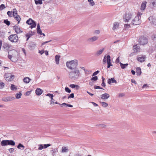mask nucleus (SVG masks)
<instances>
[{"mask_svg": "<svg viewBox=\"0 0 156 156\" xmlns=\"http://www.w3.org/2000/svg\"><path fill=\"white\" fill-rule=\"evenodd\" d=\"M80 75V73L79 70L76 69L69 73V77L71 79H78Z\"/></svg>", "mask_w": 156, "mask_h": 156, "instance_id": "nucleus-1", "label": "nucleus"}, {"mask_svg": "<svg viewBox=\"0 0 156 156\" xmlns=\"http://www.w3.org/2000/svg\"><path fill=\"white\" fill-rule=\"evenodd\" d=\"M67 67L71 70L76 69L78 65V61L77 60H74L69 62H67L66 63Z\"/></svg>", "mask_w": 156, "mask_h": 156, "instance_id": "nucleus-2", "label": "nucleus"}, {"mask_svg": "<svg viewBox=\"0 0 156 156\" xmlns=\"http://www.w3.org/2000/svg\"><path fill=\"white\" fill-rule=\"evenodd\" d=\"M141 13H139L138 14L137 16H136L135 18L131 21L132 24L133 25H137L140 24L141 23V21L140 20Z\"/></svg>", "mask_w": 156, "mask_h": 156, "instance_id": "nucleus-3", "label": "nucleus"}, {"mask_svg": "<svg viewBox=\"0 0 156 156\" xmlns=\"http://www.w3.org/2000/svg\"><path fill=\"white\" fill-rule=\"evenodd\" d=\"M8 39L12 42H17L18 40V37L16 34H13L8 37Z\"/></svg>", "mask_w": 156, "mask_h": 156, "instance_id": "nucleus-4", "label": "nucleus"}, {"mask_svg": "<svg viewBox=\"0 0 156 156\" xmlns=\"http://www.w3.org/2000/svg\"><path fill=\"white\" fill-rule=\"evenodd\" d=\"M4 78L7 81H11L14 78V76L10 73H5L4 75Z\"/></svg>", "mask_w": 156, "mask_h": 156, "instance_id": "nucleus-5", "label": "nucleus"}, {"mask_svg": "<svg viewBox=\"0 0 156 156\" xmlns=\"http://www.w3.org/2000/svg\"><path fill=\"white\" fill-rule=\"evenodd\" d=\"M133 16L131 14H126L124 17L123 20L124 22H130L131 19L132 18Z\"/></svg>", "mask_w": 156, "mask_h": 156, "instance_id": "nucleus-6", "label": "nucleus"}, {"mask_svg": "<svg viewBox=\"0 0 156 156\" xmlns=\"http://www.w3.org/2000/svg\"><path fill=\"white\" fill-rule=\"evenodd\" d=\"M26 23L29 25H31L30 27L31 29L35 27L36 26V23L31 18H30L27 20Z\"/></svg>", "mask_w": 156, "mask_h": 156, "instance_id": "nucleus-7", "label": "nucleus"}, {"mask_svg": "<svg viewBox=\"0 0 156 156\" xmlns=\"http://www.w3.org/2000/svg\"><path fill=\"white\" fill-rule=\"evenodd\" d=\"M139 42L141 45H144L147 44L148 41L147 37L143 36L140 38Z\"/></svg>", "mask_w": 156, "mask_h": 156, "instance_id": "nucleus-8", "label": "nucleus"}, {"mask_svg": "<svg viewBox=\"0 0 156 156\" xmlns=\"http://www.w3.org/2000/svg\"><path fill=\"white\" fill-rule=\"evenodd\" d=\"M98 37L97 36H94L88 38L87 41L89 42L92 43L98 40Z\"/></svg>", "mask_w": 156, "mask_h": 156, "instance_id": "nucleus-9", "label": "nucleus"}, {"mask_svg": "<svg viewBox=\"0 0 156 156\" xmlns=\"http://www.w3.org/2000/svg\"><path fill=\"white\" fill-rule=\"evenodd\" d=\"M15 98L14 97L8 96L7 97H3L2 98V100L4 101L8 102L13 100Z\"/></svg>", "mask_w": 156, "mask_h": 156, "instance_id": "nucleus-10", "label": "nucleus"}, {"mask_svg": "<svg viewBox=\"0 0 156 156\" xmlns=\"http://www.w3.org/2000/svg\"><path fill=\"white\" fill-rule=\"evenodd\" d=\"M12 55H8V58L9 59H11L12 58H14L15 57H17L18 56V52L15 50H13L12 51Z\"/></svg>", "mask_w": 156, "mask_h": 156, "instance_id": "nucleus-11", "label": "nucleus"}, {"mask_svg": "<svg viewBox=\"0 0 156 156\" xmlns=\"http://www.w3.org/2000/svg\"><path fill=\"white\" fill-rule=\"evenodd\" d=\"M13 28L14 30L17 34H20L23 32L20 28L18 26H14Z\"/></svg>", "mask_w": 156, "mask_h": 156, "instance_id": "nucleus-12", "label": "nucleus"}, {"mask_svg": "<svg viewBox=\"0 0 156 156\" xmlns=\"http://www.w3.org/2000/svg\"><path fill=\"white\" fill-rule=\"evenodd\" d=\"M109 61H111L110 56L109 55H107L104 56L103 62L105 64Z\"/></svg>", "mask_w": 156, "mask_h": 156, "instance_id": "nucleus-13", "label": "nucleus"}, {"mask_svg": "<svg viewBox=\"0 0 156 156\" xmlns=\"http://www.w3.org/2000/svg\"><path fill=\"white\" fill-rule=\"evenodd\" d=\"M149 20L152 24L156 25V19L153 16H151L149 18Z\"/></svg>", "mask_w": 156, "mask_h": 156, "instance_id": "nucleus-14", "label": "nucleus"}, {"mask_svg": "<svg viewBox=\"0 0 156 156\" xmlns=\"http://www.w3.org/2000/svg\"><path fill=\"white\" fill-rule=\"evenodd\" d=\"M35 33V32L34 31H30L29 33L27 34L26 35V37H27V41H28L29 39L32 35H34Z\"/></svg>", "mask_w": 156, "mask_h": 156, "instance_id": "nucleus-15", "label": "nucleus"}, {"mask_svg": "<svg viewBox=\"0 0 156 156\" xmlns=\"http://www.w3.org/2000/svg\"><path fill=\"white\" fill-rule=\"evenodd\" d=\"M129 23V22H124V27L125 30H127L131 27V26L133 25V24H132L131 23Z\"/></svg>", "mask_w": 156, "mask_h": 156, "instance_id": "nucleus-16", "label": "nucleus"}, {"mask_svg": "<svg viewBox=\"0 0 156 156\" xmlns=\"http://www.w3.org/2000/svg\"><path fill=\"white\" fill-rule=\"evenodd\" d=\"M45 95L46 96H48L51 98V103H50L51 104H52L53 103V104L54 103V101L55 100H54V99L53 98L54 96L53 94H51L50 93H48V94H46Z\"/></svg>", "mask_w": 156, "mask_h": 156, "instance_id": "nucleus-17", "label": "nucleus"}, {"mask_svg": "<svg viewBox=\"0 0 156 156\" xmlns=\"http://www.w3.org/2000/svg\"><path fill=\"white\" fill-rule=\"evenodd\" d=\"M105 49V48H103L97 51L95 53V55L97 56L100 55L103 53Z\"/></svg>", "mask_w": 156, "mask_h": 156, "instance_id": "nucleus-18", "label": "nucleus"}, {"mask_svg": "<svg viewBox=\"0 0 156 156\" xmlns=\"http://www.w3.org/2000/svg\"><path fill=\"white\" fill-rule=\"evenodd\" d=\"M110 97L109 95L106 93L102 94L101 95V98L102 99H106Z\"/></svg>", "mask_w": 156, "mask_h": 156, "instance_id": "nucleus-19", "label": "nucleus"}, {"mask_svg": "<svg viewBox=\"0 0 156 156\" xmlns=\"http://www.w3.org/2000/svg\"><path fill=\"white\" fill-rule=\"evenodd\" d=\"M43 92L42 90L39 88H37L35 90L36 94L37 95H41L42 94Z\"/></svg>", "mask_w": 156, "mask_h": 156, "instance_id": "nucleus-20", "label": "nucleus"}, {"mask_svg": "<svg viewBox=\"0 0 156 156\" xmlns=\"http://www.w3.org/2000/svg\"><path fill=\"white\" fill-rule=\"evenodd\" d=\"M146 58L145 55L141 56L137 58V60L140 62H142L144 61Z\"/></svg>", "mask_w": 156, "mask_h": 156, "instance_id": "nucleus-21", "label": "nucleus"}, {"mask_svg": "<svg viewBox=\"0 0 156 156\" xmlns=\"http://www.w3.org/2000/svg\"><path fill=\"white\" fill-rule=\"evenodd\" d=\"M108 83L110 84L112 83H116L117 81L114 78H112L111 79H109L108 80Z\"/></svg>", "mask_w": 156, "mask_h": 156, "instance_id": "nucleus-22", "label": "nucleus"}, {"mask_svg": "<svg viewBox=\"0 0 156 156\" xmlns=\"http://www.w3.org/2000/svg\"><path fill=\"white\" fill-rule=\"evenodd\" d=\"M69 149L67 147H62V148L61 152L62 153H67L68 152Z\"/></svg>", "mask_w": 156, "mask_h": 156, "instance_id": "nucleus-23", "label": "nucleus"}, {"mask_svg": "<svg viewBox=\"0 0 156 156\" xmlns=\"http://www.w3.org/2000/svg\"><path fill=\"white\" fill-rule=\"evenodd\" d=\"M146 4L147 2L146 1H144V2H142L140 8V9L141 10L143 11L145 9Z\"/></svg>", "mask_w": 156, "mask_h": 156, "instance_id": "nucleus-24", "label": "nucleus"}, {"mask_svg": "<svg viewBox=\"0 0 156 156\" xmlns=\"http://www.w3.org/2000/svg\"><path fill=\"white\" fill-rule=\"evenodd\" d=\"M31 80L28 77H26L23 79V81L26 83H29Z\"/></svg>", "mask_w": 156, "mask_h": 156, "instance_id": "nucleus-25", "label": "nucleus"}, {"mask_svg": "<svg viewBox=\"0 0 156 156\" xmlns=\"http://www.w3.org/2000/svg\"><path fill=\"white\" fill-rule=\"evenodd\" d=\"M60 56L58 55H56L55 57V61L57 64H59V58Z\"/></svg>", "mask_w": 156, "mask_h": 156, "instance_id": "nucleus-26", "label": "nucleus"}, {"mask_svg": "<svg viewBox=\"0 0 156 156\" xmlns=\"http://www.w3.org/2000/svg\"><path fill=\"white\" fill-rule=\"evenodd\" d=\"M8 140H3L1 143V144L2 146H4L8 145Z\"/></svg>", "mask_w": 156, "mask_h": 156, "instance_id": "nucleus-27", "label": "nucleus"}, {"mask_svg": "<svg viewBox=\"0 0 156 156\" xmlns=\"http://www.w3.org/2000/svg\"><path fill=\"white\" fill-rule=\"evenodd\" d=\"M97 126L101 128H105L106 127V125L104 124H97Z\"/></svg>", "mask_w": 156, "mask_h": 156, "instance_id": "nucleus-28", "label": "nucleus"}, {"mask_svg": "<svg viewBox=\"0 0 156 156\" xmlns=\"http://www.w3.org/2000/svg\"><path fill=\"white\" fill-rule=\"evenodd\" d=\"M11 90L12 91H15L17 89V87L13 84H11L10 87Z\"/></svg>", "mask_w": 156, "mask_h": 156, "instance_id": "nucleus-29", "label": "nucleus"}, {"mask_svg": "<svg viewBox=\"0 0 156 156\" xmlns=\"http://www.w3.org/2000/svg\"><path fill=\"white\" fill-rule=\"evenodd\" d=\"M133 47L134 51L135 52H137L140 51V48L137 45L134 46Z\"/></svg>", "mask_w": 156, "mask_h": 156, "instance_id": "nucleus-30", "label": "nucleus"}, {"mask_svg": "<svg viewBox=\"0 0 156 156\" xmlns=\"http://www.w3.org/2000/svg\"><path fill=\"white\" fill-rule=\"evenodd\" d=\"M136 69L137 75L138 76L140 75L141 73V71L140 68L137 67Z\"/></svg>", "mask_w": 156, "mask_h": 156, "instance_id": "nucleus-31", "label": "nucleus"}, {"mask_svg": "<svg viewBox=\"0 0 156 156\" xmlns=\"http://www.w3.org/2000/svg\"><path fill=\"white\" fill-rule=\"evenodd\" d=\"M15 19H16L17 21H18V23H19L20 20V17L19 16H18V15H14V16H13Z\"/></svg>", "mask_w": 156, "mask_h": 156, "instance_id": "nucleus-32", "label": "nucleus"}, {"mask_svg": "<svg viewBox=\"0 0 156 156\" xmlns=\"http://www.w3.org/2000/svg\"><path fill=\"white\" fill-rule=\"evenodd\" d=\"M69 87L73 88H76V89H78L80 88V86L78 85H75L74 84H71L69 85Z\"/></svg>", "mask_w": 156, "mask_h": 156, "instance_id": "nucleus-33", "label": "nucleus"}, {"mask_svg": "<svg viewBox=\"0 0 156 156\" xmlns=\"http://www.w3.org/2000/svg\"><path fill=\"white\" fill-rule=\"evenodd\" d=\"M120 66L121 67V68L122 69H124L125 68H126V67H127L128 64L127 63L126 64H123L121 62H120Z\"/></svg>", "mask_w": 156, "mask_h": 156, "instance_id": "nucleus-34", "label": "nucleus"}, {"mask_svg": "<svg viewBox=\"0 0 156 156\" xmlns=\"http://www.w3.org/2000/svg\"><path fill=\"white\" fill-rule=\"evenodd\" d=\"M100 104L104 108L108 106V104L104 102H100Z\"/></svg>", "mask_w": 156, "mask_h": 156, "instance_id": "nucleus-35", "label": "nucleus"}, {"mask_svg": "<svg viewBox=\"0 0 156 156\" xmlns=\"http://www.w3.org/2000/svg\"><path fill=\"white\" fill-rule=\"evenodd\" d=\"M8 145L14 146L15 145V142L12 140H8Z\"/></svg>", "mask_w": 156, "mask_h": 156, "instance_id": "nucleus-36", "label": "nucleus"}, {"mask_svg": "<svg viewBox=\"0 0 156 156\" xmlns=\"http://www.w3.org/2000/svg\"><path fill=\"white\" fill-rule=\"evenodd\" d=\"M119 24L117 23H115L114 24V26L113 28V30H115L117 29L119 27Z\"/></svg>", "mask_w": 156, "mask_h": 156, "instance_id": "nucleus-37", "label": "nucleus"}, {"mask_svg": "<svg viewBox=\"0 0 156 156\" xmlns=\"http://www.w3.org/2000/svg\"><path fill=\"white\" fill-rule=\"evenodd\" d=\"M22 95V94L21 92H20L19 94L17 93L16 95V98L19 99L21 98V96Z\"/></svg>", "mask_w": 156, "mask_h": 156, "instance_id": "nucleus-38", "label": "nucleus"}, {"mask_svg": "<svg viewBox=\"0 0 156 156\" xmlns=\"http://www.w3.org/2000/svg\"><path fill=\"white\" fill-rule=\"evenodd\" d=\"M35 2L36 5H37L38 4H42V0H35Z\"/></svg>", "mask_w": 156, "mask_h": 156, "instance_id": "nucleus-39", "label": "nucleus"}, {"mask_svg": "<svg viewBox=\"0 0 156 156\" xmlns=\"http://www.w3.org/2000/svg\"><path fill=\"white\" fill-rule=\"evenodd\" d=\"M88 1L90 2L89 5L91 6H93L95 5V3L93 0H88Z\"/></svg>", "mask_w": 156, "mask_h": 156, "instance_id": "nucleus-40", "label": "nucleus"}, {"mask_svg": "<svg viewBox=\"0 0 156 156\" xmlns=\"http://www.w3.org/2000/svg\"><path fill=\"white\" fill-rule=\"evenodd\" d=\"M61 105L63 106H67L70 107H72L73 106L71 105L66 104V103H63L61 104Z\"/></svg>", "mask_w": 156, "mask_h": 156, "instance_id": "nucleus-41", "label": "nucleus"}, {"mask_svg": "<svg viewBox=\"0 0 156 156\" xmlns=\"http://www.w3.org/2000/svg\"><path fill=\"white\" fill-rule=\"evenodd\" d=\"M4 86V83L2 82H0V90L3 88Z\"/></svg>", "mask_w": 156, "mask_h": 156, "instance_id": "nucleus-42", "label": "nucleus"}, {"mask_svg": "<svg viewBox=\"0 0 156 156\" xmlns=\"http://www.w3.org/2000/svg\"><path fill=\"white\" fill-rule=\"evenodd\" d=\"M13 16H14V15H17V11L16 9H13Z\"/></svg>", "mask_w": 156, "mask_h": 156, "instance_id": "nucleus-43", "label": "nucleus"}, {"mask_svg": "<svg viewBox=\"0 0 156 156\" xmlns=\"http://www.w3.org/2000/svg\"><path fill=\"white\" fill-rule=\"evenodd\" d=\"M102 83H101V85L104 87H105V84L104 82V80H105V79L103 77H102Z\"/></svg>", "mask_w": 156, "mask_h": 156, "instance_id": "nucleus-44", "label": "nucleus"}, {"mask_svg": "<svg viewBox=\"0 0 156 156\" xmlns=\"http://www.w3.org/2000/svg\"><path fill=\"white\" fill-rule=\"evenodd\" d=\"M98 79V77L97 76H95L93 77H92L91 79L90 80H93L94 81H96Z\"/></svg>", "mask_w": 156, "mask_h": 156, "instance_id": "nucleus-45", "label": "nucleus"}, {"mask_svg": "<svg viewBox=\"0 0 156 156\" xmlns=\"http://www.w3.org/2000/svg\"><path fill=\"white\" fill-rule=\"evenodd\" d=\"M18 148V149H20L21 148H24L25 147L22 144L20 143L19 144L18 146L17 147Z\"/></svg>", "mask_w": 156, "mask_h": 156, "instance_id": "nucleus-46", "label": "nucleus"}, {"mask_svg": "<svg viewBox=\"0 0 156 156\" xmlns=\"http://www.w3.org/2000/svg\"><path fill=\"white\" fill-rule=\"evenodd\" d=\"M4 23L8 26L10 24V22L7 20H4Z\"/></svg>", "mask_w": 156, "mask_h": 156, "instance_id": "nucleus-47", "label": "nucleus"}, {"mask_svg": "<svg viewBox=\"0 0 156 156\" xmlns=\"http://www.w3.org/2000/svg\"><path fill=\"white\" fill-rule=\"evenodd\" d=\"M12 62H16L17 59V57H14V58H12L11 59H10Z\"/></svg>", "mask_w": 156, "mask_h": 156, "instance_id": "nucleus-48", "label": "nucleus"}, {"mask_svg": "<svg viewBox=\"0 0 156 156\" xmlns=\"http://www.w3.org/2000/svg\"><path fill=\"white\" fill-rule=\"evenodd\" d=\"M38 147H39L38 148V149L39 150H41L44 148L42 144L39 145Z\"/></svg>", "mask_w": 156, "mask_h": 156, "instance_id": "nucleus-49", "label": "nucleus"}, {"mask_svg": "<svg viewBox=\"0 0 156 156\" xmlns=\"http://www.w3.org/2000/svg\"><path fill=\"white\" fill-rule=\"evenodd\" d=\"M3 47L6 49H9V45L7 44H5L4 45Z\"/></svg>", "mask_w": 156, "mask_h": 156, "instance_id": "nucleus-50", "label": "nucleus"}, {"mask_svg": "<svg viewBox=\"0 0 156 156\" xmlns=\"http://www.w3.org/2000/svg\"><path fill=\"white\" fill-rule=\"evenodd\" d=\"M100 33V31L99 30H96L94 32V34H98Z\"/></svg>", "mask_w": 156, "mask_h": 156, "instance_id": "nucleus-51", "label": "nucleus"}, {"mask_svg": "<svg viewBox=\"0 0 156 156\" xmlns=\"http://www.w3.org/2000/svg\"><path fill=\"white\" fill-rule=\"evenodd\" d=\"M5 8V5L2 4L0 5V9L1 10Z\"/></svg>", "mask_w": 156, "mask_h": 156, "instance_id": "nucleus-52", "label": "nucleus"}, {"mask_svg": "<svg viewBox=\"0 0 156 156\" xmlns=\"http://www.w3.org/2000/svg\"><path fill=\"white\" fill-rule=\"evenodd\" d=\"M51 144H45L43 145L44 148H46L47 147L50 146Z\"/></svg>", "mask_w": 156, "mask_h": 156, "instance_id": "nucleus-53", "label": "nucleus"}, {"mask_svg": "<svg viewBox=\"0 0 156 156\" xmlns=\"http://www.w3.org/2000/svg\"><path fill=\"white\" fill-rule=\"evenodd\" d=\"M65 91L68 93H70L71 92L70 90L68 87H66L65 88Z\"/></svg>", "mask_w": 156, "mask_h": 156, "instance_id": "nucleus-54", "label": "nucleus"}, {"mask_svg": "<svg viewBox=\"0 0 156 156\" xmlns=\"http://www.w3.org/2000/svg\"><path fill=\"white\" fill-rule=\"evenodd\" d=\"M84 71H85V74H90L91 73V71L87 70V69H86Z\"/></svg>", "mask_w": 156, "mask_h": 156, "instance_id": "nucleus-55", "label": "nucleus"}, {"mask_svg": "<svg viewBox=\"0 0 156 156\" xmlns=\"http://www.w3.org/2000/svg\"><path fill=\"white\" fill-rule=\"evenodd\" d=\"M74 97V95L73 93L71 94L68 97V98L69 99L70 98H73Z\"/></svg>", "mask_w": 156, "mask_h": 156, "instance_id": "nucleus-56", "label": "nucleus"}, {"mask_svg": "<svg viewBox=\"0 0 156 156\" xmlns=\"http://www.w3.org/2000/svg\"><path fill=\"white\" fill-rule=\"evenodd\" d=\"M108 66L107 68H109L111 66H112V64L111 63V61H109L107 62Z\"/></svg>", "mask_w": 156, "mask_h": 156, "instance_id": "nucleus-57", "label": "nucleus"}, {"mask_svg": "<svg viewBox=\"0 0 156 156\" xmlns=\"http://www.w3.org/2000/svg\"><path fill=\"white\" fill-rule=\"evenodd\" d=\"M99 71H97L95 72H94V73L92 75V76H95L96 75H97L99 73Z\"/></svg>", "mask_w": 156, "mask_h": 156, "instance_id": "nucleus-58", "label": "nucleus"}, {"mask_svg": "<svg viewBox=\"0 0 156 156\" xmlns=\"http://www.w3.org/2000/svg\"><path fill=\"white\" fill-rule=\"evenodd\" d=\"M7 14L9 16L12 17V14L11 12H10L9 11H8L7 12Z\"/></svg>", "mask_w": 156, "mask_h": 156, "instance_id": "nucleus-59", "label": "nucleus"}, {"mask_svg": "<svg viewBox=\"0 0 156 156\" xmlns=\"http://www.w3.org/2000/svg\"><path fill=\"white\" fill-rule=\"evenodd\" d=\"M31 91H27L25 95H27V96H29L31 94Z\"/></svg>", "mask_w": 156, "mask_h": 156, "instance_id": "nucleus-60", "label": "nucleus"}, {"mask_svg": "<svg viewBox=\"0 0 156 156\" xmlns=\"http://www.w3.org/2000/svg\"><path fill=\"white\" fill-rule=\"evenodd\" d=\"M37 33L39 34H40L42 33V31L41 30V28H40V29H37Z\"/></svg>", "mask_w": 156, "mask_h": 156, "instance_id": "nucleus-61", "label": "nucleus"}, {"mask_svg": "<svg viewBox=\"0 0 156 156\" xmlns=\"http://www.w3.org/2000/svg\"><path fill=\"white\" fill-rule=\"evenodd\" d=\"M94 88L95 89H103L102 88H101L100 86H94Z\"/></svg>", "mask_w": 156, "mask_h": 156, "instance_id": "nucleus-62", "label": "nucleus"}, {"mask_svg": "<svg viewBox=\"0 0 156 156\" xmlns=\"http://www.w3.org/2000/svg\"><path fill=\"white\" fill-rule=\"evenodd\" d=\"M14 149L12 148H10L9 149V151L10 153H12L14 151Z\"/></svg>", "mask_w": 156, "mask_h": 156, "instance_id": "nucleus-63", "label": "nucleus"}, {"mask_svg": "<svg viewBox=\"0 0 156 156\" xmlns=\"http://www.w3.org/2000/svg\"><path fill=\"white\" fill-rule=\"evenodd\" d=\"M131 81L132 83H135V84H136V82L134 80L132 79Z\"/></svg>", "mask_w": 156, "mask_h": 156, "instance_id": "nucleus-64", "label": "nucleus"}]
</instances>
